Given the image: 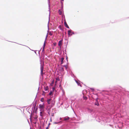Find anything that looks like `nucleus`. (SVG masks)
<instances>
[{
    "mask_svg": "<svg viewBox=\"0 0 129 129\" xmlns=\"http://www.w3.org/2000/svg\"><path fill=\"white\" fill-rule=\"evenodd\" d=\"M50 121L51 122L52 121V119H51V118H50Z\"/></svg>",
    "mask_w": 129,
    "mask_h": 129,
    "instance_id": "28",
    "label": "nucleus"
},
{
    "mask_svg": "<svg viewBox=\"0 0 129 129\" xmlns=\"http://www.w3.org/2000/svg\"><path fill=\"white\" fill-rule=\"evenodd\" d=\"M64 25L67 28H69V26L67 25L66 21H65L64 22Z\"/></svg>",
    "mask_w": 129,
    "mask_h": 129,
    "instance_id": "5",
    "label": "nucleus"
},
{
    "mask_svg": "<svg viewBox=\"0 0 129 129\" xmlns=\"http://www.w3.org/2000/svg\"><path fill=\"white\" fill-rule=\"evenodd\" d=\"M54 89H55V88L53 87V89H52V90L53 91H54Z\"/></svg>",
    "mask_w": 129,
    "mask_h": 129,
    "instance_id": "24",
    "label": "nucleus"
},
{
    "mask_svg": "<svg viewBox=\"0 0 129 129\" xmlns=\"http://www.w3.org/2000/svg\"><path fill=\"white\" fill-rule=\"evenodd\" d=\"M51 100V99H50L47 100V102L48 104H50V102Z\"/></svg>",
    "mask_w": 129,
    "mask_h": 129,
    "instance_id": "6",
    "label": "nucleus"
},
{
    "mask_svg": "<svg viewBox=\"0 0 129 129\" xmlns=\"http://www.w3.org/2000/svg\"><path fill=\"white\" fill-rule=\"evenodd\" d=\"M64 59V58L62 57L61 58V64H62L63 63V61Z\"/></svg>",
    "mask_w": 129,
    "mask_h": 129,
    "instance_id": "7",
    "label": "nucleus"
},
{
    "mask_svg": "<svg viewBox=\"0 0 129 129\" xmlns=\"http://www.w3.org/2000/svg\"><path fill=\"white\" fill-rule=\"evenodd\" d=\"M52 92L51 91L49 93V95H51V94H52Z\"/></svg>",
    "mask_w": 129,
    "mask_h": 129,
    "instance_id": "21",
    "label": "nucleus"
},
{
    "mask_svg": "<svg viewBox=\"0 0 129 129\" xmlns=\"http://www.w3.org/2000/svg\"><path fill=\"white\" fill-rule=\"evenodd\" d=\"M51 108H48V107L47 108V110H48L47 111H48V114L49 115H50V111H49V110Z\"/></svg>",
    "mask_w": 129,
    "mask_h": 129,
    "instance_id": "9",
    "label": "nucleus"
},
{
    "mask_svg": "<svg viewBox=\"0 0 129 129\" xmlns=\"http://www.w3.org/2000/svg\"><path fill=\"white\" fill-rule=\"evenodd\" d=\"M98 98H97L96 99V102H98L97 101H98Z\"/></svg>",
    "mask_w": 129,
    "mask_h": 129,
    "instance_id": "25",
    "label": "nucleus"
},
{
    "mask_svg": "<svg viewBox=\"0 0 129 129\" xmlns=\"http://www.w3.org/2000/svg\"><path fill=\"white\" fill-rule=\"evenodd\" d=\"M63 67H65L66 69H67V65H64L63 66Z\"/></svg>",
    "mask_w": 129,
    "mask_h": 129,
    "instance_id": "20",
    "label": "nucleus"
},
{
    "mask_svg": "<svg viewBox=\"0 0 129 129\" xmlns=\"http://www.w3.org/2000/svg\"><path fill=\"white\" fill-rule=\"evenodd\" d=\"M45 42L44 43V45H45Z\"/></svg>",
    "mask_w": 129,
    "mask_h": 129,
    "instance_id": "31",
    "label": "nucleus"
},
{
    "mask_svg": "<svg viewBox=\"0 0 129 129\" xmlns=\"http://www.w3.org/2000/svg\"><path fill=\"white\" fill-rule=\"evenodd\" d=\"M76 83H77L78 85H80V86H81L80 85V83L79 82H78L77 81H76Z\"/></svg>",
    "mask_w": 129,
    "mask_h": 129,
    "instance_id": "13",
    "label": "nucleus"
},
{
    "mask_svg": "<svg viewBox=\"0 0 129 129\" xmlns=\"http://www.w3.org/2000/svg\"><path fill=\"white\" fill-rule=\"evenodd\" d=\"M66 59L67 60V61H68V57H67H67H66Z\"/></svg>",
    "mask_w": 129,
    "mask_h": 129,
    "instance_id": "29",
    "label": "nucleus"
},
{
    "mask_svg": "<svg viewBox=\"0 0 129 129\" xmlns=\"http://www.w3.org/2000/svg\"><path fill=\"white\" fill-rule=\"evenodd\" d=\"M84 99L85 100H86L87 99V98L85 96L84 97H83Z\"/></svg>",
    "mask_w": 129,
    "mask_h": 129,
    "instance_id": "19",
    "label": "nucleus"
},
{
    "mask_svg": "<svg viewBox=\"0 0 129 129\" xmlns=\"http://www.w3.org/2000/svg\"><path fill=\"white\" fill-rule=\"evenodd\" d=\"M71 30H69L68 31V34L69 36L71 35L72 34H71Z\"/></svg>",
    "mask_w": 129,
    "mask_h": 129,
    "instance_id": "8",
    "label": "nucleus"
},
{
    "mask_svg": "<svg viewBox=\"0 0 129 129\" xmlns=\"http://www.w3.org/2000/svg\"><path fill=\"white\" fill-rule=\"evenodd\" d=\"M52 116H54V114L53 113L52 114Z\"/></svg>",
    "mask_w": 129,
    "mask_h": 129,
    "instance_id": "27",
    "label": "nucleus"
},
{
    "mask_svg": "<svg viewBox=\"0 0 129 129\" xmlns=\"http://www.w3.org/2000/svg\"><path fill=\"white\" fill-rule=\"evenodd\" d=\"M48 89V87L47 86L45 88V90H47Z\"/></svg>",
    "mask_w": 129,
    "mask_h": 129,
    "instance_id": "14",
    "label": "nucleus"
},
{
    "mask_svg": "<svg viewBox=\"0 0 129 129\" xmlns=\"http://www.w3.org/2000/svg\"><path fill=\"white\" fill-rule=\"evenodd\" d=\"M43 69V67H42V68L41 69V72L42 74V73Z\"/></svg>",
    "mask_w": 129,
    "mask_h": 129,
    "instance_id": "18",
    "label": "nucleus"
},
{
    "mask_svg": "<svg viewBox=\"0 0 129 129\" xmlns=\"http://www.w3.org/2000/svg\"><path fill=\"white\" fill-rule=\"evenodd\" d=\"M45 107L44 105V104L42 105L40 104L39 105V108L41 109H44ZM41 110H40V111H41Z\"/></svg>",
    "mask_w": 129,
    "mask_h": 129,
    "instance_id": "1",
    "label": "nucleus"
},
{
    "mask_svg": "<svg viewBox=\"0 0 129 129\" xmlns=\"http://www.w3.org/2000/svg\"><path fill=\"white\" fill-rule=\"evenodd\" d=\"M54 82V81H53L52 82V84H53V83Z\"/></svg>",
    "mask_w": 129,
    "mask_h": 129,
    "instance_id": "26",
    "label": "nucleus"
},
{
    "mask_svg": "<svg viewBox=\"0 0 129 129\" xmlns=\"http://www.w3.org/2000/svg\"><path fill=\"white\" fill-rule=\"evenodd\" d=\"M37 118H38V117L37 116H36V117H35L34 118L35 119H36Z\"/></svg>",
    "mask_w": 129,
    "mask_h": 129,
    "instance_id": "23",
    "label": "nucleus"
},
{
    "mask_svg": "<svg viewBox=\"0 0 129 129\" xmlns=\"http://www.w3.org/2000/svg\"><path fill=\"white\" fill-rule=\"evenodd\" d=\"M61 1H63L64 0H61Z\"/></svg>",
    "mask_w": 129,
    "mask_h": 129,
    "instance_id": "30",
    "label": "nucleus"
},
{
    "mask_svg": "<svg viewBox=\"0 0 129 129\" xmlns=\"http://www.w3.org/2000/svg\"><path fill=\"white\" fill-rule=\"evenodd\" d=\"M60 70L62 72L63 71H64L63 68V67H61L60 68Z\"/></svg>",
    "mask_w": 129,
    "mask_h": 129,
    "instance_id": "12",
    "label": "nucleus"
},
{
    "mask_svg": "<svg viewBox=\"0 0 129 129\" xmlns=\"http://www.w3.org/2000/svg\"><path fill=\"white\" fill-rule=\"evenodd\" d=\"M49 35H50L51 36H52V35L53 34L52 33H51V32H50L49 33Z\"/></svg>",
    "mask_w": 129,
    "mask_h": 129,
    "instance_id": "16",
    "label": "nucleus"
},
{
    "mask_svg": "<svg viewBox=\"0 0 129 129\" xmlns=\"http://www.w3.org/2000/svg\"><path fill=\"white\" fill-rule=\"evenodd\" d=\"M94 104L97 106H99V104L98 102H96Z\"/></svg>",
    "mask_w": 129,
    "mask_h": 129,
    "instance_id": "11",
    "label": "nucleus"
},
{
    "mask_svg": "<svg viewBox=\"0 0 129 129\" xmlns=\"http://www.w3.org/2000/svg\"><path fill=\"white\" fill-rule=\"evenodd\" d=\"M44 111H41L40 113V115L42 117H43V114H44Z\"/></svg>",
    "mask_w": 129,
    "mask_h": 129,
    "instance_id": "4",
    "label": "nucleus"
},
{
    "mask_svg": "<svg viewBox=\"0 0 129 129\" xmlns=\"http://www.w3.org/2000/svg\"><path fill=\"white\" fill-rule=\"evenodd\" d=\"M70 118L68 117H66L63 118L64 120L65 121L69 120Z\"/></svg>",
    "mask_w": 129,
    "mask_h": 129,
    "instance_id": "3",
    "label": "nucleus"
},
{
    "mask_svg": "<svg viewBox=\"0 0 129 129\" xmlns=\"http://www.w3.org/2000/svg\"><path fill=\"white\" fill-rule=\"evenodd\" d=\"M62 44V40L59 41L58 43V46H59L60 48L61 47V46Z\"/></svg>",
    "mask_w": 129,
    "mask_h": 129,
    "instance_id": "2",
    "label": "nucleus"
},
{
    "mask_svg": "<svg viewBox=\"0 0 129 129\" xmlns=\"http://www.w3.org/2000/svg\"><path fill=\"white\" fill-rule=\"evenodd\" d=\"M58 13L59 15H61L62 14V12L61 10H59L58 11Z\"/></svg>",
    "mask_w": 129,
    "mask_h": 129,
    "instance_id": "10",
    "label": "nucleus"
},
{
    "mask_svg": "<svg viewBox=\"0 0 129 129\" xmlns=\"http://www.w3.org/2000/svg\"><path fill=\"white\" fill-rule=\"evenodd\" d=\"M50 123H49L48 127L46 128V129H48L49 128V126L50 125Z\"/></svg>",
    "mask_w": 129,
    "mask_h": 129,
    "instance_id": "15",
    "label": "nucleus"
},
{
    "mask_svg": "<svg viewBox=\"0 0 129 129\" xmlns=\"http://www.w3.org/2000/svg\"><path fill=\"white\" fill-rule=\"evenodd\" d=\"M59 123V122H54V124H57V123Z\"/></svg>",
    "mask_w": 129,
    "mask_h": 129,
    "instance_id": "22",
    "label": "nucleus"
},
{
    "mask_svg": "<svg viewBox=\"0 0 129 129\" xmlns=\"http://www.w3.org/2000/svg\"><path fill=\"white\" fill-rule=\"evenodd\" d=\"M44 101V99L43 98H42L41 99V101L42 102H43Z\"/></svg>",
    "mask_w": 129,
    "mask_h": 129,
    "instance_id": "17",
    "label": "nucleus"
}]
</instances>
